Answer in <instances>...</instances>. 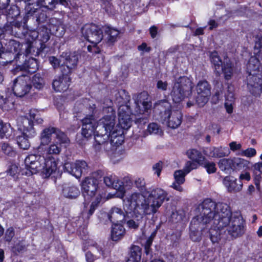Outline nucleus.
Listing matches in <instances>:
<instances>
[{
  "mask_svg": "<svg viewBox=\"0 0 262 262\" xmlns=\"http://www.w3.org/2000/svg\"><path fill=\"white\" fill-rule=\"evenodd\" d=\"M14 235V229L12 228H8L5 233V239L7 241H10Z\"/></svg>",
  "mask_w": 262,
  "mask_h": 262,
  "instance_id": "052dcab7",
  "label": "nucleus"
},
{
  "mask_svg": "<svg viewBox=\"0 0 262 262\" xmlns=\"http://www.w3.org/2000/svg\"><path fill=\"white\" fill-rule=\"evenodd\" d=\"M233 102H229V101H226V102L224 104L226 112L228 114H231L233 112Z\"/></svg>",
  "mask_w": 262,
  "mask_h": 262,
  "instance_id": "0e129e2a",
  "label": "nucleus"
},
{
  "mask_svg": "<svg viewBox=\"0 0 262 262\" xmlns=\"http://www.w3.org/2000/svg\"><path fill=\"white\" fill-rule=\"evenodd\" d=\"M82 36L94 46L99 43L103 38L101 28L94 24H86L81 29Z\"/></svg>",
  "mask_w": 262,
  "mask_h": 262,
  "instance_id": "ddd939ff",
  "label": "nucleus"
},
{
  "mask_svg": "<svg viewBox=\"0 0 262 262\" xmlns=\"http://www.w3.org/2000/svg\"><path fill=\"white\" fill-rule=\"evenodd\" d=\"M58 0H37L38 5L50 10H53L58 4Z\"/></svg>",
  "mask_w": 262,
  "mask_h": 262,
  "instance_id": "4c0bfd02",
  "label": "nucleus"
},
{
  "mask_svg": "<svg viewBox=\"0 0 262 262\" xmlns=\"http://www.w3.org/2000/svg\"><path fill=\"white\" fill-rule=\"evenodd\" d=\"M225 97L226 101L234 102V93H225Z\"/></svg>",
  "mask_w": 262,
  "mask_h": 262,
  "instance_id": "338daca9",
  "label": "nucleus"
},
{
  "mask_svg": "<svg viewBox=\"0 0 262 262\" xmlns=\"http://www.w3.org/2000/svg\"><path fill=\"white\" fill-rule=\"evenodd\" d=\"M149 33L152 38L156 37L158 33V28L155 26H151L149 29Z\"/></svg>",
  "mask_w": 262,
  "mask_h": 262,
  "instance_id": "774afa93",
  "label": "nucleus"
},
{
  "mask_svg": "<svg viewBox=\"0 0 262 262\" xmlns=\"http://www.w3.org/2000/svg\"><path fill=\"white\" fill-rule=\"evenodd\" d=\"M22 69L25 71V73H23L16 78L13 82H27L30 80V76L28 73H32L35 72L38 69V63L36 59L34 58H29L26 59L24 63L22 66Z\"/></svg>",
  "mask_w": 262,
  "mask_h": 262,
  "instance_id": "f3484780",
  "label": "nucleus"
},
{
  "mask_svg": "<svg viewBox=\"0 0 262 262\" xmlns=\"http://www.w3.org/2000/svg\"><path fill=\"white\" fill-rule=\"evenodd\" d=\"M88 168L86 162L83 160H77L74 163L67 162L64 163V170L74 176L79 178Z\"/></svg>",
  "mask_w": 262,
  "mask_h": 262,
  "instance_id": "dca6fc26",
  "label": "nucleus"
},
{
  "mask_svg": "<svg viewBox=\"0 0 262 262\" xmlns=\"http://www.w3.org/2000/svg\"><path fill=\"white\" fill-rule=\"evenodd\" d=\"M62 193L65 197L69 199H75L80 194V191L77 187L69 185H64Z\"/></svg>",
  "mask_w": 262,
  "mask_h": 262,
  "instance_id": "cd10ccee",
  "label": "nucleus"
},
{
  "mask_svg": "<svg viewBox=\"0 0 262 262\" xmlns=\"http://www.w3.org/2000/svg\"><path fill=\"white\" fill-rule=\"evenodd\" d=\"M51 30L53 31V33H54L57 37L62 36L65 33V30L62 25L53 26Z\"/></svg>",
  "mask_w": 262,
  "mask_h": 262,
  "instance_id": "3c124183",
  "label": "nucleus"
},
{
  "mask_svg": "<svg viewBox=\"0 0 262 262\" xmlns=\"http://www.w3.org/2000/svg\"><path fill=\"white\" fill-rule=\"evenodd\" d=\"M1 149L4 154L8 156H13L15 155V152L13 147L9 143H2Z\"/></svg>",
  "mask_w": 262,
  "mask_h": 262,
  "instance_id": "a18cd8bd",
  "label": "nucleus"
},
{
  "mask_svg": "<svg viewBox=\"0 0 262 262\" xmlns=\"http://www.w3.org/2000/svg\"><path fill=\"white\" fill-rule=\"evenodd\" d=\"M208 224H206L207 226H208ZM204 225H205V224H203L202 223H201L200 222H196L195 224H194L193 223H192V221L191 222L190 224V230H191V233L190 234V236L191 239L194 241V242H199L201 239V233L199 231H193V229H195V226H198V228H201V229H205V228L203 226Z\"/></svg>",
  "mask_w": 262,
  "mask_h": 262,
  "instance_id": "7c9ffc66",
  "label": "nucleus"
},
{
  "mask_svg": "<svg viewBox=\"0 0 262 262\" xmlns=\"http://www.w3.org/2000/svg\"><path fill=\"white\" fill-rule=\"evenodd\" d=\"M35 110H31L29 116H20L17 119L18 129L21 133V135L17 137V143L20 148L26 150L30 146L29 139L34 137L36 133L33 127V121L37 124H41L43 120L37 114Z\"/></svg>",
  "mask_w": 262,
  "mask_h": 262,
  "instance_id": "423d86ee",
  "label": "nucleus"
},
{
  "mask_svg": "<svg viewBox=\"0 0 262 262\" xmlns=\"http://www.w3.org/2000/svg\"><path fill=\"white\" fill-rule=\"evenodd\" d=\"M204 154L210 158H222L227 156L229 152L227 147H209L204 150Z\"/></svg>",
  "mask_w": 262,
  "mask_h": 262,
  "instance_id": "aec40b11",
  "label": "nucleus"
},
{
  "mask_svg": "<svg viewBox=\"0 0 262 262\" xmlns=\"http://www.w3.org/2000/svg\"><path fill=\"white\" fill-rule=\"evenodd\" d=\"M115 103L119 105L118 121L119 124L124 128H129L132 125L134 113L130 109L129 103L130 96L124 90L116 92Z\"/></svg>",
  "mask_w": 262,
  "mask_h": 262,
  "instance_id": "0eeeda50",
  "label": "nucleus"
},
{
  "mask_svg": "<svg viewBox=\"0 0 262 262\" xmlns=\"http://www.w3.org/2000/svg\"><path fill=\"white\" fill-rule=\"evenodd\" d=\"M210 59L214 67L215 71L217 73H219L218 70H220L221 69L225 79L226 80H230L233 74V64L230 59L226 58L223 62L216 51L210 53Z\"/></svg>",
  "mask_w": 262,
  "mask_h": 262,
  "instance_id": "9d476101",
  "label": "nucleus"
},
{
  "mask_svg": "<svg viewBox=\"0 0 262 262\" xmlns=\"http://www.w3.org/2000/svg\"><path fill=\"white\" fill-rule=\"evenodd\" d=\"M162 167L163 163L161 161H159L152 166V170L158 177L160 176Z\"/></svg>",
  "mask_w": 262,
  "mask_h": 262,
  "instance_id": "4d7b16f0",
  "label": "nucleus"
},
{
  "mask_svg": "<svg viewBox=\"0 0 262 262\" xmlns=\"http://www.w3.org/2000/svg\"><path fill=\"white\" fill-rule=\"evenodd\" d=\"M262 35L258 33L255 36V46L254 47V53L256 55L259 56L261 45Z\"/></svg>",
  "mask_w": 262,
  "mask_h": 262,
  "instance_id": "37998d69",
  "label": "nucleus"
},
{
  "mask_svg": "<svg viewBox=\"0 0 262 262\" xmlns=\"http://www.w3.org/2000/svg\"><path fill=\"white\" fill-rule=\"evenodd\" d=\"M200 165L203 166L208 174L215 173L217 169L215 163L209 161L206 159Z\"/></svg>",
  "mask_w": 262,
  "mask_h": 262,
  "instance_id": "58836bf2",
  "label": "nucleus"
},
{
  "mask_svg": "<svg viewBox=\"0 0 262 262\" xmlns=\"http://www.w3.org/2000/svg\"><path fill=\"white\" fill-rule=\"evenodd\" d=\"M187 155L190 159L197 163L199 165L202 164L203 161L206 159L200 151L195 149H190L188 150L187 151Z\"/></svg>",
  "mask_w": 262,
  "mask_h": 262,
  "instance_id": "c756f323",
  "label": "nucleus"
},
{
  "mask_svg": "<svg viewBox=\"0 0 262 262\" xmlns=\"http://www.w3.org/2000/svg\"><path fill=\"white\" fill-rule=\"evenodd\" d=\"M10 25L6 24V25L2 29L4 31V33L7 31L10 32L13 27L15 28H19L21 26V23L18 21L9 20Z\"/></svg>",
  "mask_w": 262,
  "mask_h": 262,
  "instance_id": "8fccbe9b",
  "label": "nucleus"
},
{
  "mask_svg": "<svg viewBox=\"0 0 262 262\" xmlns=\"http://www.w3.org/2000/svg\"><path fill=\"white\" fill-rule=\"evenodd\" d=\"M54 139L59 140L61 142H69L67 135L57 128L49 127L42 131L40 135L41 144L48 145Z\"/></svg>",
  "mask_w": 262,
  "mask_h": 262,
  "instance_id": "f8f14e48",
  "label": "nucleus"
},
{
  "mask_svg": "<svg viewBox=\"0 0 262 262\" xmlns=\"http://www.w3.org/2000/svg\"><path fill=\"white\" fill-rule=\"evenodd\" d=\"M172 221L174 222H179L182 220L183 215L179 214L178 211L173 212L171 215Z\"/></svg>",
  "mask_w": 262,
  "mask_h": 262,
  "instance_id": "bf43d9fd",
  "label": "nucleus"
},
{
  "mask_svg": "<svg viewBox=\"0 0 262 262\" xmlns=\"http://www.w3.org/2000/svg\"><path fill=\"white\" fill-rule=\"evenodd\" d=\"M170 104L166 100L155 104V109L160 111L161 120L171 128H177L181 124L182 115L179 110H171Z\"/></svg>",
  "mask_w": 262,
  "mask_h": 262,
  "instance_id": "6e6552de",
  "label": "nucleus"
},
{
  "mask_svg": "<svg viewBox=\"0 0 262 262\" xmlns=\"http://www.w3.org/2000/svg\"><path fill=\"white\" fill-rule=\"evenodd\" d=\"M49 62L52 65L54 69L59 68L60 66L61 67V64L63 63V59L59 57V58H57L55 56H50L49 57Z\"/></svg>",
  "mask_w": 262,
  "mask_h": 262,
  "instance_id": "de8ad7c7",
  "label": "nucleus"
},
{
  "mask_svg": "<svg viewBox=\"0 0 262 262\" xmlns=\"http://www.w3.org/2000/svg\"><path fill=\"white\" fill-rule=\"evenodd\" d=\"M170 195L161 188H153L145 197L139 192H134L123 200V209L126 213L133 212L141 215L156 213L164 201L170 200Z\"/></svg>",
  "mask_w": 262,
  "mask_h": 262,
  "instance_id": "7ed1b4c3",
  "label": "nucleus"
},
{
  "mask_svg": "<svg viewBox=\"0 0 262 262\" xmlns=\"http://www.w3.org/2000/svg\"><path fill=\"white\" fill-rule=\"evenodd\" d=\"M89 246L92 248L93 251L96 250L98 253L99 254V256L94 255L91 252L88 251L85 253V258L87 262H94L96 259L99 258L100 255L105 257L104 252L101 246L93 241L89 242Z\"/></svg>",
  "mask_w": 262,
  "mask_h": 262,
  "instance_id": "5701e85b",
  "label": "nucleus"
},
{
  "mask_svg": "<svg viewBox=\"0 0 262 262\" xmlns=\"http://www.w3.org/2000/svg\"><path fill=\"white\" fill-rule=\"evenodd\" d=\"M223 87L226 89L225 93H234L235 88L231 83H225V85H223Z\"/></svg>",
  "mask_w": 262,
  "mask_h": 262,
  "instance_id": "680f3d73",
  "label": "nucleus"
},
{
  "mask_svg": "<svg viewBox=\"0 0 262 262\" xmlns=\"http://www.w3.org/2000/svg\"><path fill=\"white\" fill-rule=\"evenodd\" d=\"M216 86L220 89V90H216L215 94L212 96L211 98V103L216 104L219 103V101L222 98V95L223 92L221 89L223 88V84L222 83H216Z\"/></svg>",
  "mask_w": 262,
  "mask_h": 262,
  "instance_id": "79ce46f5",
  "label": "nucleus"
},
{
  "mask_svg": "<svg viewBox=\"0 0 262 262\" xmlns=\"http://www.w3.org/2000/svg\"><path fill=\"white\" fill-rule=\"evenodd\" d=\"M7 16L8 21L11 19H15L20 14V10L18 7L15 5L9 6L3 11Z\"/></svg>",
  "mask_w": 262,
  "mask_h": 262,
  "instance_id": "2f4dec72",
  "label": "nucleus"
},
{
  "mask_svg": "<svg viewBox=\"0 0 262 262\" xmlns=\"http://www.w3.org/2000/svg\"><path fill=\"white\" fill-rule=\"evenodd\" d=\"M105 38L104 40L109 44H113L115 42L118 37L119 31L114 28L106 27L104 29Z\"/></svg>",
  "mask_w": 262,
  "mask_h": 262,
  "instance_id": "c85d7f7f",
  "label": "nucleus"
},
{
  "mask_svg": "<svg viewBox=\"0 0 262 262\" xmlns=\"http://www.w3.org/2000/svg\"><path fill=\"white\" fill-rule=\"evenodd\" d=\"M12 133V128L9 123L4 124L2 123L0 126V138H2L4 136L9 138L11 136Z\"/></svg>",
  "mask_w": 262,
  "mask_h": 262,
  "instance_id": "e433bc0d",
  "label": "nucleus"
},
{
  "mask_svg": "<svg viewBox=\"0 0 262 262\" xmlns=\"http://www.w3.org/2000/svg\"><path fill=\"white\" fill-rule=\"evenodd\" d=\"M80 56V53L76 51L62 53L60 58L63 59V63L61 64V75L59 77V82H69L71 80L69 74L72 70L77 67Z\"/></svg>",
  "mask_w": 262,
  "mask_h": 262,
  "instance_id": "1a4fd4ad",
  "label": "nucleus"
},
{
  "mask_svg": "<svg viewBox=\"0 0 262 262\" xmlns=\"http://www.w3.org/2000/svg\"><path fill=\"white\" fill-rule=\"evenodd\" d=\"M103 177L102 171L94 172L91 176L86 178L82 182L81 188L84 198V210L82 212L83 218L88 220L93 214L102 196L96 195L99 182Z\"/></svg>",
  "mask_w": 262,
  "mask_h": 262,
  "instance_id": "39448f33",
  "label": "nucleus"
},
{
  "mask_svg": "<svg viewBox=\"0 0 262 262\" xmlns=\"http://www.w3.org/2000/svg\"><path fill=\"white\" fill-rule=\"evenodd\" d=\"M232 161L231 159H223L219 162V167L222 171H227L232 169Z\"/></svg>",
  "mask_w": 262,
  "mask_h": 262,
  "instance_id": "ea45409f",
  "label": "nucleus"
},
{
  "mask_svg": "<svg viewBox=\"0 0 262 262\" xmlns=\"http://www.w3.org/2000/svg\"><path fill=\"white\" fill-rule=\"evenodd\" d=\"M199 166V165L197 163L193 161H188L186 163L183 170L185 173L188 174L192 170L198 168Z\"/></svg>",
  "mask_w": 262,
  "mask_h": 262,
  "instance_id": "09e8293b",
  "label": "nucleus"
},
{
  "mask_svg": "<svg viewBox=\"0 0 262 262\" xmlns=\"http://www.w3.org/2000/svg\"><path fill=\"white\" fill-rule=\"evenodd\" d=\"M230 149L233 151L241 149L242 145L239 143L237 144L236 142L233 141L229 144Z\"/></svg>",
  "mask_w": 262,
  "mask_h": 262,
  "instance_id": "e2e57ef3",
  "label": "nucleus"
},
{
  "mask_svg": "<svg viewBox=\"0 0 262 262\" xmlns=\"http://www.w3.org/2000/svg\"><path fill=\"white\" fill-rule=\"evenodd\" d=\"M212 223V224L211 225L209 232L210 239L213 244L218 243L221 238V235L223 234L230 235L228 233L227 228L219 229L214 225V222L212 221L210 223Z\"/></svg>",
  "mask_w": 262,
  "mask_h": 262,
  "instance_id": "4be33fe9",
  "label": "nucleus"
},
{
  "mask_svg": "<svg viewBox=\"0 0 262 262\" xmlns=\"http://www.w3.org/2000/svg\"><path fill=\"white\" fill-rule=\"evenodd\" d=\"M260 62L255 56L251 57L247 66V79L251 82L262 80V75L260 70Z\"/></svg>",
  "mask_w": 262,
  "mask_h": 262,
  "instance_id": "4468645a",
  "label": "nucleus"
},
{
  "mask_svg": "<svg viewBox=\"0 0 262 262\" xmlns=\"http://www.w3.org/2000/svg\"><path fill=\"white\" fill-rule=\"evenodd\" d=\"M232 169L233 170H241L247 168L249 162L242 158H234L232 159Z\"/></svg>",
  "mask_w": 262,
  "mask_h": 262,
  "instance_id": "72a5a7b5",
  "label": "nucleus"
},
{
  "mask_svg": "<svg viewBox=\"0 0 262 262\" xmlns=\"http://www.w3.org/2000/svg\"><path fill=\"white\" fill-rule=\"evenodd\" d=\"M199 213L192 220L194 224L200 222L210 224L212 221L219 229L227 228L228 233L233 238L243 235L245 231V223L239 214H232L230 207L225 203H215L210 199H205L197 207Z\"/></svg>",
  "mask_w": 262,
  "mask_h": 262,
  "instance_id": "f257e3e1",
  "label": "nucleus"
},
{
  "mask_svg": "<svg viewBox=\"0 0 262 262\" xmlns=\"http://www.w3.org/2000/svg\"><path fill=\"white\" fill-rule=\"evenodd\" d=\"M247 88L250 93L255 96H259L262 92V84L260 83H248Z\"/></svg>",
  "mask_w": 262,
  "mask_h": 262,
  "instance_id": "c9c22d12",
  "label": "nucleus"
},
{
  "mask_svg": "<svg viewBox=\"0 0 262 262\" xmlns=\"http://www.w3.org/2000/svg\"><path fill=\"white\" fill-rule=\"evenodd\" d=\"M210 86L209 83H198L196 90L198 94L210 95Z\"/></svg>",
  "mask_w": 262,
  "mask_h": 262,
  "instance_id": "a19ab883",
  "label": "nucleus"
},
{
  "mask_svg": "<svg viewBox=\"0 0 262 262\" xmlns=\"http://www.w3.org/2000/svg\"><path fill=\"white\" fill-rule=\"evenodd\" d=\"M223 184L229 192L240 191L243 188V183L233 177L227 176L223 180Z\"/></svg>",
  "mask_w": 262,
  "mask_h": 262,
  "instance_id": "a211bd4d",
  "label": "nucleus"
},
{
  "mask_svg": "<svg viewBox=\"0 0 262 262\" xmlns=\"http://www.w3.org/2000/svg\"><path fill=\"white\" fill-rule=\"evenodd\" d=\"M256 154V151L254 148H248L246 150H243L239 155L242 156L251 158L254 157Z\"/></svg>",
  "mask_w": 262,
  "mask_h": 262,
  "instance_id": "603ef678",
  "label": "nucleus"
},
{
  "mask_svg": "<svg viewBox=\"0 0 262 262\" xmlns=\"http://www.w3.org/2000/svg\"><path fill=\"white\" fill-rule=\"evenodd\" d=\"M52 86L58 92H63L67 89L66 83H52Z\"/></svg>",
  "mask_w": 262,
  "mask_h": 262,
  "instance_id": "6e6d98bb",
  "label": "nucleus"
},
{
  "mask_svg": "<svg viewBox=\"0 0 262 262\" xmlns=\"http://www.w3.org/2000/svg\"><path fill=\"white\" fill-rule=\"evenodd\" d=\"M107 217L111 222L114 224L115 222L123 221L125 219V214L121 209L114 207L108 213Z\"/></svg>",
  "mask_w": 262,
  "mask_h": 262,
  "instance_id": "393cba45",
  "label": "nucleus"
},
{
  "mask_svg": "<svg viewBox=\"0 0 262 262\" xmlns=\"http://www.w3.org/2000/svg\"><path fill=\"white\" fill-rule=\"evenodd\" d=\"M125 233V229L122 225L119 224L113 225L111 231V237L113 241H118L121 239Z\"/></svg>",
  "mask_w": 262,
  "mask_h": 262,
  "instance_id": "bb28decb",
  "label": "nucleus"
},
{
  "mask_svg": "<svg viewBox=\"0 0 262 262\" xmlns=\"http://www.w3.org/2000/svg\"><path fill=\"white\" fill-rule=\"evenodd\" d=\"M134 215L135 216L133 219L129 220L127 222V225L129 228L136 229L142 222L143 219L145 215L135 214Z\"/></svg>",
  "mask_w": 262,
  "mask_h": 262,
  "instance_id": "f704fd0d",
  "label": "nucleus"
},
{
  "mask_svg": "<svg viewBox=\"0 0 262 262\" xmlns=\"http://www.w3.org/2000/svg\"><path fill=\"white\" fill-rule=\"evenodd\" d=\"M15 95L8 89L5 97L4 96L0 97V106L2 108L6 111L13 109L15 105Z\"/></svg>",
  "mask_w": 262,
  "mask_h": 262,
  "instance_id": "6ab92c4d",
  "label": "nucleus"
},
{
  "mask_svg": "<svg viewBox=\"0 0 262 262\" xmlns=\"http://www.w3.org/2000/svg\"><path fill=\"white\" fill-rule=\"evenodd\" d=\"M50 143L47 149L46 156L31 154L25 158L24 163L26 175L30 176L40 171L43 178H48L56 171L58 160L52 155H59L61 151L62 145L68 144L69 142H61L59 140L54 139Z\"/></svg>",
  "mask_w": 262,
  "mask_h": 262,
  "instance_id": "20e7f679",
  "label": "nucleus"
},
{
  "mask_svg": "<svg viewBox=\"0 0 262 262\" xmlns=\"http://www.w3.org/2000/svg\"><path fill=\"white\" fill-rule=\"evenodd\" d=\"M189 94V91H185L181 83H174L171 96L173 102L177 103L180 102Z\"/></svg>",
  "mask_w": 262,
  "mask_h": 262,
  "instance_id": "412c9836",
  "label": "nucleus"
},
{
  "mask_svg": "<svg viewBox=\"0 0 262 262\" xmlns=\"http://www.w3.org/2000/svg\"><path fill=\"white\" fill-rule=\"evenodd\" d=\"M110 114L104 116L97 122L92 115L86 116L82 120V135L85 138H89L95 133V144L94 148L98 151H108L112 147L113 144H121L123 141L124 129L118 123L115 127V115L112 108Z\"/></svg>",
  "mask_w": 262,
  "mask_h": 262,
  "instance_id": "f03ea898",
  "label": "nucleus"
},
{
  "mask_svg": "<svg viewBox=\"0 0 262 262\" xmlns=\"http://www.w3.org/2000/svg\"><path fill=\"white\" fill-rule=\"evenodd\" d=\"M133 98L136 106L135 111L133 112L135 116L139 114L144 113L151 106V102L146 92L144 91L139 95H134Z\"/></svg>",
  "mask_w": 262,
  "mask_h": 262,
  "instance_id": "2eb2a0df",
  "label": "nucleus"
},
{
  "mask_svg": "<svg viewBox=\"0 0 262 262\" xmlns=\"http://www.w3.org/2000/svg\"><path fill=\"white\" fill-rule=\"evenodd\" d=\"M141 258V249L138 246L134 245L130 250V255L126 262H140Z\"/></svg>",
  "mask_w": 262,
  "mask_h": 262,
  "instance_id": "473e14b6",
  "label": "nucleus"
},
{
  "mask_svg": "<svg viewBox=\"0 0 262 262\" xmlns=\"http://www.w3.org/2000/svg\"><path fill=\"white\" fill-rule=\"evenodd\" d=\"M32 88L28 83H14L11 91L16 97H22L27 94Z\"/></svg>",
  "mask_w": 262,
  "mask_h": 262,
  "instance_id": "b1692460",
  "label": "nucleus"
},
{
  "mask_svg": "<svg viewBox=\"0 0 262 262\" xmlns=\"http://www.w3.org/2000/svg\"><path fill=\"white\" fill-rule=\"evenodd\" d=\"M186 174L184 170H178L176 171L174 173L175 181L172 183L171 187L179 191H182L183 188L181 185L184 183L185 177Z\"/></svg>",
  "mask_w": 262,
  "mask_h": 262,
  "instance_id": "a878e982",
  "label": "nucleus"
},
{
  "mask_svg": "<svg viewBox=\"0 0 262 262\" xmlns=\"http://www.w3.org/2000/svg\"><path fill=\"white\" fill-rule=\"evenodd\" d=\"M210 95L205 94H198L196 99V103L200 107H203L208 101V97Z\"/></svg>",
  "mask_w": 262,
  "mask_h": 262,
  "instance_id": "49530a36",
  "label": "nucleus"
},
{
  "mask_svg": "<svg viewBox=\"0 0 262 262\" xmlns=\"http://www.w3.org/2000/svg\"><path fill=\"white\" fill-rule=\"evenodd\" d=\"M147 131L150 134L161 135L163 133L160 126L156 123H150L148 125Z\"/></svg>",
  "mask_w": 262,
  "mask_h": 262,
  "instance_id": "c03bdc74",
  "label": "nucleus"
},
{
  "mask_svg": "<svg viewBox=\"0 0 262 262\" xmlns=\"http://www.w3.org/2000/svg\"><path fill=\"white\" fill-rule=\"evenodd\" d=\"M135 186L142 191L145 188L146 183L144 178H138L135 181Z\"/></svg>",
  "mask_w": 262,
  "mask_h": 262,
  "instance_id": "864d4df0",
  "label": "nucleus"
},
{
  "mask_svg": "<svg viewBox=\"0 0 262 262\" xmlns=\"http://www.w3.org/2000/svg\"><path fill=\"white\" fill-rule=\"evenodd\" d=\"M10 0H0V9L3 11L9 7V4Z\"/></svg>",
  "mask_w": 262,
  "mask_h": 262,
  "instance_id": "69168bd1",
  "label": "nucleus"
},
{
  "mask_svg": "<svg viewBox=\"0 0 262 262\" xmlns=\"http://www.w3.org/2000/svg\"><path fill=\"white\" fill-rule=\"evenodd\" d=\"M9 43L10 46H11L10 48L11 52L14 51V52L16 53L18 52L20 50V45L19 42L15 40H11L10 41Z\"/></svg>",
  "mask_w": 262,
  "mask_h": 262,
  "instance_id": "13d9d810",
  "label": "nucleus"
},
{
  "mask_svg": "<svg viewBox=\"0 0 262 262\" xmlns=\"http://www.w3.org/2000/svg\"><path fill=\"white\" fill-rule=\"evenodd\" d=\"M104 183L108 187H112L117 190L115 195L116 198L122 199L125 194L124 186H130L132 184L130 179L124 178L123 181H121L114 175H110L103 178Z\"/></svg>",
  "mask_w": 262,
  "mask_h": 262,
  "instance_id": "9b49d317",
  "label": "nucleus"
},
{
  "mask_svg": "<svg viewBox=\"0 0 262 262\" xmlns=\"http://www.w3.org/2000/svg\"><path fill=\"white\" fill-rule=\"evenodd\" d=\"M18 166L15 164H11L9 165L6 172L8 175L14 176L18 172Z\"/></svg>",
  "mask_w": 262,
  "mask_h": 262,
  "instance_id": "5fc2aeb1",
  "label": "nucleus"
}]
</instances>
